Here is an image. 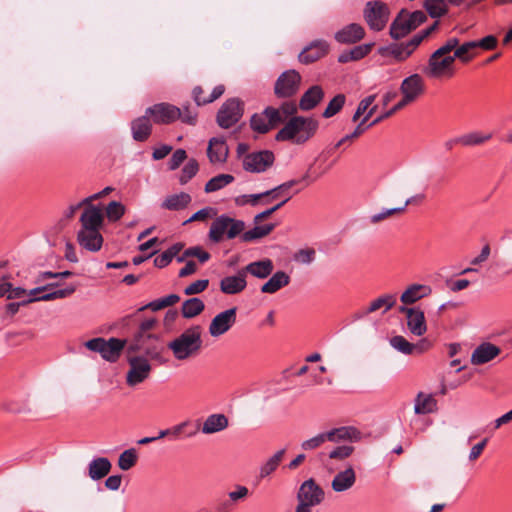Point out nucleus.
<instances>
[{
	"instance_id": "f257e3e1",
	"label": "nucleus",
	"mask_w": 512,
	"mask_h": 512,
	"mask_svg": "<svg viewBox=\"0 0 512 512\" xmlns=\"http://www.w3.org/2000/svg\"><path fill=\"white\" fill-rule=\"evenodd\" d=\"M202 329L193 325L167 343L173 357L178 361L188 360L199 354L202 348Z\"/></svg>"
},
{
	"instance_id": "f03ea898",
	"label": "nucleus",
	"mask_w": 512,
	"mask_h": 512,
	"mask_svg": "<svg viewBox=\"0 0 512 512\" xmlns=\"http://www.w3.org/2000/svg\"><path fill=\"white\" fill-rule=\"evenodd\" d=\"M319 122L312 117L293 116L276 134L277 141L303 144L314 136Z\"/></svg>"
},
{
	"instance_id": "7ed1b4c3",
	"label": "nucleus",
	"mask_w": 512,
	"mask_h": 512,
	"mask_svg": "<svg viewBox=\"0 0 512 512\" xmlns=\"http://www.w3.org/2000/svg\"><path fill=\"white\" fill-rule=\"evenodd\" d=\"M167 348L160 335L145 334L134 335L128 346L129 352H142L145 358L165 363L167 360L163 357V352Z\"/></svg>"
},
{
	"instance_id": "20e7f679",
	"label": "nucleus",
	"mask_w": 512,
	"mask_h": 512,
	"mask_svg": "<svg viewBox=\"0 0 512 512\" xmlns=\"http://www.w3.org/2000/svg\"><path fill=\"white\" fill-rule=\"evenodd\" d=\"M426 20L427 15L421 10L409 12L406 9H401L390 25L389 35L394 40H400Z\"/></svg>"
},
{
	"instance_id": "39448f33",
	"label": "nucleus",
	"mask_w": 512,
	"mask_h": 512,
	"mask_svg": "<svg viewBox=\"0 0 512 512\" xmlns=\"http://www.w3.org/2000/svg\"><path fill=\"white\" fill-rule=\"evenodd\" d=\"M245 229V223L228 215H220L211 223L208 237L213 243H220L226 237L234 239L240 235Z\"/></svg>"
},
{
	"instance_id": "423d86ee",
	"label": "nucleus",
	"mask_w": 512,
	"mask_h": 512,
	"mask_svg": "<svg viewBox=\"0 0 512 512\" xmlns=\"http://www.w3.org/2000/svg\"><path fill=\"white\" fill-rule=\"evenodd\" d=\"M295 512H312V508L321 504L325 497L324 490L313 478L305 480L297 491Z\"/></svg>"
},
{
	"instance_id": "0eeeda50",
	"label": "nucleus",
	"mask_w": 512,
	"mask_h": 512,
	"mask_svg": "<svg viewBox=\"0 0 512 512\" xmlns=\"http://www.w3.org/2000/svg\"><path fill=\"white\" fill-rule=\"evenodd\" d=\"M493 137V131L470 130L448 139L445 141L444 147L449 151L453 150L456 146L464 148L480 147L491 141Z\"/></svg>"
},
{
	"instance_id": "6e6552de",
	"label": "nucleus",
	"mask_w": 512,
	"mask_h": 512,
	"mask_svg": "<svg viewBox=\"0 0 512 512\" xmlns=\"http://www.w3.org/2000/svg\"><path fill=\"white\" fill-rule=\"evenodd\" d=\"M389 14L390 11L387 4L379 0L367 2L363 11V17L367 25L376 32L382 31L385 28L389 20Z\"/></svg>"
},
{
	"instance_id": "1a4fd4ad",
	"label": "nucleus",
	"mask_w": 512,
	"mask_h": 512,
	"mask_svg": "<svg viewBox=\"0 0 512 512\" xmlns=\"http://www.w3.org/2000/svg\"><path fill=\"white\" fill-rule=\"evenodd\" d=\"M244 103L238 98L227 99L219 108L216 115L217 124L228 129L234 126L242 118Z\"/></svg>"
},
{
	"instance_id": "9d476101",
	"label": "nucleus",
	"mask_w": 512,
	"mask_h": 512,
	"mask_svg": "<svg viewBox=\"0 0 512 512\" xmlns=\"http://www.w3.org/2000/svg\"><path fill=\"white\" fill-rule=\"evenodd\" d=\"M301 75L294 69L284 71L277 78L274 93L278 98H290L297 94L300 88Z\"/></svg>"
},
{
	"instance_id": "9b49d317",
	"label": "nucleus",
	"mask_w": 512,
	"mask_h": 512,
	"mask_svg": "<svg viewBox=\"0 0 512 512\" xmlns=\"http://www.w3.org/2000/svg\"><path fill=\"white\" fill-rule=\"evenodd\" d=\"M284 122L280 111L273 107H267L261 113L254 114L250 119L252 130L264 134Z\"/></svg>"
},
{
	"instance_id": "f8f14e48",
	"label": "nucleus",
	"mask_w": 512,
	"mask_h": 512,
	"mask_svg": "<svg viewBox=\"0 0 512 512\" xmlns=\"http://www.w3.org/2000/svg\"><path fill=\"white\" fill-rule=\"evenodd\" d=\"M128 363L130 368L127 372L126 383L129 386H136L149 377L152 367L147 358L131 356L128 358Z\"/></svg>"
},
{
	"instance_id": "ddd939ff",
	"label": "nucleus",
	"mask_w": 512,
	"mask_h": 512,
	"mask_svg": "<svg viewBox=\"0 0 512 512\" xmlns=\"http://www.w3.org/2000/svg\"><path fill=\"white\" fill-rule=\"evenodd\" d=\"M454 62L453 56H435V53H432L422 71L429 78H440L444 75L452 76Z\"/></svg>"
},
{
	"instance_id": "4468645a",
	"label": "nucleus",
	"mask_w": 512,
	"mask_h": 512,
	"mask_svg": "<svg viewBox=\"0 0 512 512\" xmlns=\"http://www.w3.org/2000/svg\"><path fill=\"white\" fill-rule=\"evenodd\" d=\"M146 114L156 124H170L180 116V108L169 103H158L146 109Z\"/></svg>"
},
{
	"instance_id": "2eb2a0df",
	"label": "nucleus",
	"mask_w": 512,
	"mask_h": 512,
	"mask_svg": "<svg viewBox=\"0 0 512 512\" xmlns=\"http://www.w3.org/2000/svg\"><path fill=\"white\" fill-rule=\"evenodd\" d=\"M237 308L232 307L217 314L209 325V333L212 337L225 334L236 322Z\"/></svg>"
},
{
	"instance_id": "dca6fc26",
	"label": "nucleus",
	"mask_w": 512,
	"mask_h": 512,
	"mask_svg": "<svg viewBox=\"0 0 512 512\" xmlns=\"http://www.w3.org/2000/svg\"><path fill=\"white\" fill-rule=\"evenodd\" d=\"M79 221V230H100L103 225L104 216L99 207L90 203L84 208Z\"/></svg>"
},
{
	"instance_id": "f3484780",
	"label": "nucleus",
	"mask_w": 512,
	"mask_h": 512,
	"mask_svg": "<svg viewBox=\"0 0 512 512\" xmlns=\"http://www.w3.org/2000/svg\"><path fill=\"white\" fill-rule=\"evenodd\" d=\"M376 108H377V106H373L372 108L369 109L367 114L364 116V118L361 120V122L356 126V128L354 129V131L352 133L347 134L346 136H344L342 139H340L339 141H337L334 144H329L323 152L324 157L329 158V157L335 156L338 148L345 145L347 143V141H351V140L359 137L362 133H364V131L366 130V127H364V123L367 122L368 119L373 115Z\"/></svg>"
},
{
	"instance_id": "a211bd4d",
	"label": "nucleus",
	"mask_w": 512,
	"mask_h": 512,
	"mask_svg": "<svg viewBox=\"0 0 512 512\" xmlns=\"http://www.w3.org/2000/svg\"><path fill=\"white\" fill-rule=\"evenodd\" d=\"M329 51V44L325 40H314L305 47L298 56L303 64L313 63L324 57Z\"/></svg>"
},
{
	"instance_id": "6ab92c4d",
	"label": "nucleus",
	"mask_w": 512,
	"mask_h": 512,
	"mask_svg": "<svg viewBox=\"0 0 512 512\" xmlns=\"http://www.w3.org/2000/svg\"><path fill=\"white\" fill-rule=\"evenodd\" d=\"M400 91L407 100L415 101L425 91L424 79L417 73L412 74L402 81Z\"/></svg>"
},
{
	"instance_id": "aec40b11",
	"label": "nucleus",
	"mask_w": 512,
	"mask_h": 512,
	"mask_svg": "<svg viewBox=\"0 0 512 512\" xmlns=\"http://www.w3.org/2000/svg\"><path fill=\"white\" fill-rule=\"evenodd\" d=\"M247 286L246 276L242 270H238L235 275L223 277L220 281V291L227 295L239 294Z\"/></svg>"
},
{
	"instance_id": "412c9836",
	"label": "nucleus",
	"mask_w": 512,
	"mask_h": 512,
	"mask_svg": "<svg viewBox=\"0 0 512 512\" xmlns=\"http://www.w3.org/2000/svg\"><path fill=\"white\" fill-rule=\"evenodd\" d=\"M365 37V29L357 23L344 26L334 35L335 40L340 44H355Z\"/></svg>"
},
{
	"instance_id": "4be33fe9",
	"label": "nucleus",
	"mask_w": 512,
	"mask_h": 512,
	"mask_svg": "<svg viewBox=\"0 0 512 512\" xmlns=\"http://www.w3.org/2000/svg\"><path fill=\"white\" fill-rule=\"evenodd\" d=\"M78 244L91 252H97L103 244V237L100 230H79L77 232Z\"/></svg>"
},
{
	"instance_id": "5701e85b",
	"label": "nucleus",
	"mask_w": 512,
	"mask_h": 512,
	"mask_svg": "<svg viewBox=\"0 0 512 512\" xmlns=\"http://www.w3.org/2000/svg\"><path fill=\"white\" fill-rule=\"evenodd\" d=\"M501 350L496 345L486 342L479 345L472 353L471 362L474 365H482L497 357Z\"/></svg>"
},
{
	"instance_id": "b1692460",
	"label": "nucleus",
	"mask_w": 512,
	"mask_h": 512,
	"mask_svg": "<svg viewBox=\"0 0 512 512\" xmlns=\"http://www.w3.org/2000/svg\"><path fill=\"white\" fill-rule=\"evenodd\" d=\"M408 312L409 315L406 318L408 330L415 336H423L427 332L424 312L419 307H414V310Z\"/></svg>"
},
{
	"instance_id": "393cba45",
	"label": "nucleus",
	"mask_w": 512,
	"mask_h": 512,
	"mask_svg": "<svg viewBox=\"0 0 512 512\" xmlns=\"http://www.w3.org/2000/svg\"><path fill=\"white\" fill-rule=\"evenodd\" d=\"M274 265L271 259H263L259 261H254L247 264L242 268L245 276L250 274L258 279H265L270 276L273 272Z\"/></svg>"
},
{
	"instance_id": "a878e982",
	"label": "nucleus",
	"mask_w": 512,
	"mask_h": 512,
	"mask_svg": "<svg viewBox=\"0 0 512 512\" xmlns=\"http://www.w3.org/2000/svg\"><path fill=\"white\" fill-rule=\"evenodd\" d=\"M324 98V91L319 85L311 86L301 96L299 108L302 111H310L314 109Z\"/></svg>"
},
{
	"instance_id": "bb28decb",
	"label": "nucleus",
	"mask_w": 512,
	"mask_h": 512,
	"mask_svg": "<svg viewBox=\"0 0 512 512\" xmlns=\"http://www.w3.org/2000/svg\"><path fill=\"white\" fill-rule=\"evenodd\" d=\"M356 482V473L350 466L344 471L338 472L332 482L331 487L335 492H344L349 490Z\"/></svg>"
},
{
	"instance_id": "cd10ccee",
	"label": "nucleus",
	"mask_w": 512,
	"mask_h": 512,
	"mask_svg": "<svg viewBox=\"0 0 512 512\" xmlns=\"http://www.w3.org/2000/svg\"><path fill=\"white\" fill-rule=\"evenodd\" d=\"M431 293L432 289L428 285L412 284L402 293L400 300L405 305H411Z\"/></svg>"
},
{
	"instance_id": "c85d7f7f",
	"label": "nucleus",
	"mask_w": 512,
	"mask_h": 512,
	"mask_svg": "<svg viewBox=\"0 0 512 512\" xmlns=\"http://www.w3.org/2000/svg\"><path fill=\"white\" fill-rule=\"evenodd\" d=\"M151 130L152 125L150 117L146 113L131 122L132 136L135 141L143 142L147 140L151 134Z\"/></svg>"
},
{
	"instance_id": "c756f323",
	"label": "nucleus",
	"mask_w": 512,
	"mask_h": 512,
	"mask_svg": "<svg viewBox=\"0 0 512 512\" xmlns=\"http://www.w3.org/2000/svg\"><path fill=\"white\" fill-rule=\"evenodd\" d=\"M229 425L226 415L215 413L209 415L204 421L201 431L203 434H214L225 430Z\"/></svg>"
},
{
	"instance_id": "7c9ffc66",
	"label": "nucleus",
	"mask_w": 512,
	"mask_h": 512,
	"mask_svg": "<svg viewBox=\"0 0 512 512\" xmlns=\"http://www.w3.org/2000/svg\"><path fill=\"white\" fill-rule=\"evenodd\" d=\"M229 147L223 138H212L207 147L209 160H227Z\"/></svg>"
},
{
	"instance_id": "2f4dec72",
	"label": "nucleus",
	"mask_w": 512,
	"mask_h": 512,
	"mask_svg": "<svg viewBox=\"0 0 512 512\" xmlns=\"http://www.w3.org/2000/svg\"><path fill=\"white\" fill-rule=\"evenodd\" d=\"M396 304V295L385 294L372 301L368 308L356 315V318H362L370 313L376 312L381 308H385L384 312L390 310Z\"/></svg>"
},
{
	"instance_id": "473e14b6",
	"label": "nucleus",
	"mask_w": 512,
	"mask_h": 512,
	"mask_svg": "<svg viewBox=\"0 0 512 512\" xmlns=\"http://www.w3.org/2000/svg\"><path fill=\"white\" fill-rule=\"evenodd\" d=\"M124 345L125 341L118 338L104 339V347H102L100 355L107 361L115 362L119 358Z\"/></svg>"
},
{
	"instance_id": "72a5a7b5",
	"label": "nucleus",
	"mask_w": 512,
	"mask_h": 512,
	"mask_svg": "<svg viewBox=\"0 0 512 512\" xmlns=\"http://www.w3.org/2000/svg\"><path fill=\"white\" fill-rule=\"evenodd\" d=\"M290 282L289 275L284 271H277L272 277L262 285L261 292L274 294L281 288L287 286Z\"/></svg>"
},
{
	"instance_id": "f704fd0d",
	"label": "nucleus",
	"mask_w": 512,
	"mask_h": 512,
	"mask_svg": "<svg viewBox=\"0 0 512 512\" xmlns=\"http://www.w3.org/2000/svg\"><path fill=\"white\" fill-rule=\"evenodd\" d=\"M379 53L383 56H392L397 62H403L413 53L407 48L405 42L392 43L386 47L379 49Z\"/></svg>"
},
{
	"instance_id": "c9c22d12",
	"label": "nucleus",
	"mask_w": 512,
	"mask_h": 512,
	"mask_svg": "<svg viewBox=\"0 0 512 512\" xmlns=\"http://www.w3.org/2000/svg\"><path fill=\"white\" fill-rule=\"evenodd\" d=\"M331 166L326 164L325 162H311L304 175L300 180H296L297 183L303 181L306 185H309L319 179L322 175L327 173L330 170Z\"/></svg>"
},
{
	"instance_id": "e433bc0d",
	"label": "nucleus",
	"mask_w": 512,
	"mask_h": 512,
	"mask_svg": "<svg viewBox=\"0 0 512 512\" xmlns=\"http://www.w3.org/2000/svg\"><path fill=\"white\" fill-rule=\"evenodd\" d=\"M191 200L192 198L188 193L180 192L166 197L162 202L161 207L171 211H179L186 208L190 204Z\"/></svg>"
},
{
	"instance_id": "4c0bfd02",
	"label": "nucleus",
	"mask_w": 512,
	"mask_h": 512,
	"mask_svg": "<svg viewBox=\"0 0 512 512\" xmlns=\"http://www.w3.org/2000/svg\"><path fill=\"white\" fill-rule=\"evenodd\" d=\"M111 470V463L108 458L99 457L93 459L88 467V474L92 480H100Z\"/></svg>"
},
{
	"instance_id": "58836bf2",
	"label": "nucleus",
	"mask_w": 512,
	"mask_h": 512,
	"mask_svg": "<svg viewBox=\"0 0 512 512\" xmlns=\"http://www.w3.org/2000/svg\"><path fill=\"white\" fill-rule=\"evenodd\" d=\"M328 441L340 440L357 441L360 439V432L354 427H340L325 432Z\"/></svg>"
},
{
	"instance_id": "ea45409f",
	"label": "nucleus",
	"mask_w": 512,
	"mask_h": 512,
	"mask_svg": "<svg viewBox=\"0 0 512 512\" xmlns=\"http://www.w3.org/2000/svg\"><path fill=\"white\" fill-rule=\"evenodd\" d=\"M225 92L224 85L220 84L214 87L211 94L208 97H203V89L201 86H196L192 90V97L197 106L206 105L214 102L218 98H220Z\"/></svg>"
},
{
	"instance_id": "a19ab883",
	"label": "nucleus",
	"mask_w": 512,
	"mask_h": 512,
	"mask_svg": "<svg viewBox=\"0 0 512 512\" xmlns=\"http://www.w3.org/2000/svg\"><path fill=\"white\" fill-rule=\"evenodd\" d=\"M437 409V401L431 394L419 392L415 399L414 412L416 414H429Z\"/></svg>"
},
{
	"instance_id": "79ce46f5",
	"label": "nucleus",
	"mask_w": 512,
	"mask_h": 512,
	"mask_svg": "<svg viewBox=\"0 0 512 512\" xmlns=\"http://www.w3.org/2000/svg\"><path fill=\"white\" fill-rule=\"evenodd\" d=\"M373 43L362 44L353 47L349 51H344L338 57V62L347 63L350 61H357L367 56L373 47Z\"/></svg>"
},
{
	"instance_id": "37998d69",
	"label": "nucleus",
	"mask_w": 512,
	"mask_h": 512,
	"mask_svg": "<svg viewBox=\"0 0 512 512\" xmlns=\"http://www.w3.org/2000/svg\"><path fill=\"white\" fill-rule=\"evenodd\" d=\"M249 145L246 143H239L237 145V156L239 159L244 157L243 160H274V154L270 150H257L248 153Z\"/></svg>"
},
{
	"instance_id": "c03bdc74",
	"label": "nucleus",
	"mask_w": 512,
	"mask_h": 512,
	"mask_svg": "<svg viewBox=\"0 0 512 512\" xmlns=\"http://www.w3.org/2000/svg\"><path fill=\"white\" fill-rule=\"evenodd\" d=\"M274 228L275 225L271 223L256 225L254 228L246 232H242L241 239L243 242H252L267 236L274 230Z\"/></svg>"
},
{
	"instance_id": "a18cd8bd",
	"label": "nucleus",
	"mask_w": 512,
	"mask_h": 512,
	"mask_svg": "<svg viewBox=\"0 0 512 512\" xmlns=\"http://www.w3.org/2000/svg\"><path fill=\"white\" fill-rule=\"evenodd\" d=\"M204 308V302L200 298L194 297L183 302L181 313L184 318L191 319L202 313Z\"/></svg>"
},
{
	"instance_id": "49530a36",
	"label": "nucleus",
	"mask_w": 512,
	"mask_h": 512,
	"mask_svg": "<svg viewBox=\"0 0 512 512\" xmlns=\"http://www.w3.org/2000/svg\"><path fill=\"white\" fill-rule=\"evenodd\" d=\"M475 49L474 40L464 42L463 44L459 43L452 56L454 60L458 59L463 63H468L476 56Z\"/></svg>"
},
{
	"instance_id": "de8ad7c7",
	"label": "nucleus",
	"mask_w": 512,
	"mask_h": 512,
	"mask_svg": "<svg viewBox=\"0 0 512 512\" xmlns=\"http://www.w3.org/2000/svg\"><path fill=\"white\" fill-rule=\"evenodd\" d=\"M286 450L281 449L277 451L273 456H271L265 463L260 467L259 476L260 478H266L271 475L282 462L285 456Z\"/></svg>"
},
{
	"instance_id": "09e8293b",
	"label": "nucleus",
	"mask_w": 512,
	"mask_h": 512,
	"mask_svg": "<svg viewBox=\"0 0 512 512\" xmlns=\"http://www.w3.org/2000/svg\"><path fill=\"white\" fill-rule=\"evenodd\" d=\"M296 184H297L296 180H290V181H287L269 191H266V192H263L260 194L244 195L241 197L243 199V201L240 202V200H237V202L240 204L250 203L252 205H256L258 200L261 199L262 197H266L278 190H285V189L291 188Z\"/></svg>"
},
{
	"instance_id": "8fccbe9b",
	"label": "nucleus",
	"mask_w": 512,
	"mask_h": 512,
	"mask_svg": "<svg viewBox=\"0 0 512 512\" xmlns=\"http://www.w3.org/2000/svg\"><path fill=\"white\" fill-rule=\"evenodd\" d=\"M180 301V297L177 294H170L165 297L153 300L149 302L148 304L144 305L139 309V311H143L145 309H150L152 311H159L161 309H164L166 307L173 306L174 304L178 303Z\"/></svg>"
},
{
	"instance_id": "3c124183",
	"label": "nucleus",
	"mask_w": 512,
	"mask_h": 512,
	"mask_svg": "<svg viewBox=\"0 0 512 512\" xmlns=\"http://www.w3.org/2000/svg\"><path fill=\"white\" fill-rule=\"evenodd\" d=\"M234 181V176L231 174H219L211 178L205 185V192L211 193L218 191Z\"/></svg>"
},
{
	"instance_id": "603ef678",
	"label": "nucleus",
	"mask_w": 512,
	"mask_h": 512,
	"mask_svg": "<svg viewBox=\"0 0 512 512\" xmlns=\"http://www.w3.org/2000/svg\"><path fill=\"white\" fill-rule=\"evenodd\" d=\"M189 257H196L200 263H205L210 259L211 255L200 246H193L187 248L182 255L178 256L177 261L182 263Z\"/></svg>"
},
{
	"instance_id": "864d4df0",
	"label": "nucleus",
	"mask_w": 512,
	"mask_h": 512,
	"mask_svg": "<svg viewBox=\"0 0 512 512\" xmlns=\"http://www.w3.org/2000/svg\"><path fill=\"white\" fill-rule=\"evenodd\" d=\"M424 7L432 18H439L447 13L444 0H425Z\"/></svg>"
},
{
	"instance_id": "5fc2aeb1",
	"label": "nucleus",
	"mask_w": 512,
	"mask_h": 512,
	"mask_svg": "<svg viewBox=\"0 0 512 512\" xmlns=\"http://www.w3.org/2000/svg\"><path fill=\"white\" fill-rule=\"evenodd\" d=\"M346 97L344 94H337L328 103L326 109L323 111L324 118H331L336 115L344 106Z\"/></svg>"
},
{
	"instance_id": "6e6d98bb",
	"label": "nucleus",
	"mask_w": 512,
	"mask_h": 512,
	"mask_svg": "<svg viewBox=\"0 0 512 512\" xmlns=\"http://www.w3.org/2000/svg\"><path fill=\"white\" fill-rule=\"evenodd\" d=\"M126 208L118 201H111L105 208L106 217L110 222L118 221L124 214Z\"/></svg>"
},
{
	"instance_id": "4d7b16f0",
	"label": "nucleus",
	"mask_w": 512,
	"mask_h": 512,
	"mask_svg": "<svg viewBox=\"0 0 512 512\" xmlns=\"http://www.w3.org/2000/svg\"><path fill=\"white\" fill-rule=\"evenodd\" d=\"M137 461V454L135 449H127L120 454L118 459V466L120 469L127 471L131 469Z\"/></svg>"
},
{
	"instance_id": "13d9d810",
	"label": "nucleus",
	"mask_w": 512,
	"mask_h": 512,
	"mask_svg": "<svg viewBox=\"0 0 512 512\" xmlns=\"http://www.w3.org/2000/svg\"><path fill=\"white\" fill-rule=\"evenodd\" d=\"M390 345L397 351L405 354L412 355L413 343H410L405 337L401 335L393 336L390 339Z\"/></svg>"
},
{
	"instance_id": "bf43d9fd",
	"label": "nucleus",
	"mask_w": 512,
	"mask_h": 512,
	"mask_svg": "<svg viewBox=\"0 0 512 512\" xmlns=\"http://www.w3.org/2000/svg\"><path fill=\"white\" fill-rule=\"evenodd\" d=\"M476 49H482L484 51H492L498 46V39L494 35H487L481 39L474 40Z\"/></svg>"
},
{
	"instance_id": "052dcab7",
	"label": "nucleus",
	"mask_w": 512,
	"mask_h": 512,
	"mask_svg": "<svg viewBox=\"0 0 512 512\" xmlns=\"http://www.w3.org/2000/svg\"><path fill=\"white\" fill-rule=\"evenodd\" d=\"M178 119L183 123L194 125L197 121V112L195 109H192L189 104L183 105L182 108H180V116Z\"/></svg>"
},
{
	"instance_id": "680f3d73",
	"label": "nucleus",
	"mask_w": 512,
	"mask_h": 512,
	"mask_svg": "<svg viewBox=\"0 0 512 512\" xmlns=\"http://www.w3.org/2000/svg\"><path fill=\"white\" fill-rule=\"evenodd\" d=\"M326 441H328L325 433H320L308 440H305L301 443V448L303 450H314L318 447H320L322 444H324Z\"/></svg>"
},
{
	"instance_id": "e2e57ef3",
	"label": "nucleus",
	"mask_w": 512,
	"mask_h": 512,
	"mask_svg": "<svg viewBox=\"0 0 512 512\" xmlns=\"http://www.w3.org/2000/svg\"><path fill=\"white\" fill-rule=\"evenodd\" d=\"M198 170L199 167L197 162H188L182 169V173L179 178L180 183L186 184L190 179H192L196 175Z\"/></svg>"
},
{
	"instance_id": "0e129e2a",
	"label": "nucleus",
	"mask_w": 512,
	"mask_h": 512,
	"mask_svg": "<svg viewBox=\"0 0 512 512\" xmlns=\"http://www.w3.org/2000/svg\"><path fill=\"white\" fill-rule=\"evenodd\" d=\"M217 215V211L213 207H205L196 213H194L185 223L193 222V221H205L208 218H212Z\"/></svg>"
},
{
	"instance_id": "69168bd1",
	"label": "nucleus",
	"mask_w": 512,
	"mask_h": 512,
	"mask_svg": "<svg viewBox=\"0 0 512 512\" xmlns=\"http://www.w3.org/2000/svg\"><path fill=\"white\" fill-rule=\"evenodd\" d=\"M209 285V280L208 279H200V280H197L193 283H191L190 285H188L185 289H184V293L185 295H196V294H199L201 292H203L204 290L207 289Z\"/></svg>"
},
{
	"instance_id": "338daca9",
	"label": "nucleus",
	"mask_w": 512,
	"mask_h": 512,
	"mask_svg": "<svg viewBox=\"0 0 512 512\" xmlns=\"http://www.w3.org/2000/svg\"><path fill=\"white\" fill-rule=\"evenodd\" d=\"M376 95H370L359 103L356 112L353 115L352 120L354 122H357L358 119L369 109V107L373 104L375 101Z\"/></svg>"
},
{
	"instance_id": "774afa93",
	"label": "nucleus",
	"mask_w": 512,
	"mask_h": 512,
	"mask_svg": "<svg viewBox=\"0 0 512 512\" xmlns=\"http://www.w3.org/2000/svg\"><path fill=\"white\" fill-rule=\"evenodd\" d=\"M353 450L354 448L352 446H338L329 453V457L331 459L343 460L348 458L353 453Z\"/></svg>"
}]
</instances>
